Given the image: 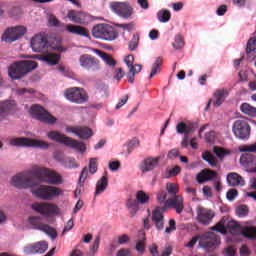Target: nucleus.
Wrapping results in <instances>:
<instances>
[{"label": "nucleus", "mask_w": 256, "mask_h": 256, "mask_svg": "<svg viewBox=\"0 0 256 256\" xmlns=\"http://www.w3.org/2000/svg\"><path fill=\"white\" fill-rule=\"evenodd\" d=\"M197 241H199V246L205 249V251H213V249L219 247L221 243L219 235L215 234V232H205L201 236L196 235L192 237L188 243L184 244V247L193 249V247L197 245Z\"/></svg>", "instance_id": "nucleus-1"}, {"label": "nucleus", "mask_w": 256, "mask_h": 256, "mask_svg": "<svg viewBox=\"0 0 256 256\" xmlns=\"http://www.w3.org/2000/svg\"><path fill=\"white\" fill-rule=\"evenodd\" d=\"M35 69H37V62L33 60H21L10 65L8 75L14 80L22 79L27 73H31Z\"/></svg>", "instance_id": "nucleus-2"}, {"label": "nucleus", "mask_w": 256, "mask_h": 256, "mask_svg": "<svg viewBox=\"0 0 256 256\" xmlns=\"http://www.w3.org/2000/svg\"><path fill=\"white\" fill-rule=\"evenodd\" d=\"M31 173L36 179L43 183H48L49 185H61V183H63L61 175L49 168L36 167Z\"/></svg>", "instance_id": "nucleus-3"}, {"label": "nucleus", "mask_w": 256, "mask_h": 256, "mask_svg": "<svg viewBox=\"0 0 256 256\" xmlns=\"http://www.w3.org/2000/svg\"><path fill=\"white\" fill-rule=\"evenodd\" d=\"M48 139L51 141H56L57 143H62L66 147H71L72 149H77L80 153H83L87 150L85 143L67 137L65 134H62L58 131H50L47 133Z\"/></svg>", "instance_id": "nucleus-4"}, {"label": "nucleus", "mask_w": 256, "mask_h": 256, "mask_svg": "<svg viewBox=\"0 0 256 256\" xmlns=\"http://www.w3.org/2000/svg\"><path fill=\"white\" fill-rule=\"evenodd\" d=\"M94 39H102L103 41H115L119 37V33L109 24H97L92 29Z\"/></svg>", "instance_id": "nucleus-5"}, {"label": "nucleus", "mask_w": 256, "mask_h": 256, "mask_svg": "<svg viewBox=\"0 0 256 256\" xmlns=\"http://www.w3.org/2000/svg\"><path fill=\"white\" fill-rule=\"evenodd\" d=\"M10 145L13 147H33L34 149H43L44 151L49 149L48 142L28 137L12 138L10 140Z\"/></svg>", "instance_id": "nucleus-6"}, {"label": "nucleus", "mask_w": 256, "mask_h": 256, "mask_svg": "<svg viewBox=\"0 0 256 256\" xmlns=\"http://www.w3.org/2000/svg\"><path fill=\"white\" fill-rule=\"evenodd\" d=\"M64 97L70 103H75L76 105H83L89 101V94L85 89L80 87H71L64 91Z\"/></svg>", "instance_id": "nucleus-7"}, {"label": "nucleus", "mask_w": 256, "mask_h": 256, "mask_svg": "<svg viewBox=\"0 0 256 256\" xmlns=\"http://www.w3.org/2000/svg\"><path fill=\"white\" fill-rule=\"evenodd\" d=\"M218 174L212 169H203L196 175V182L199 185L207 183V181H214V189L217 193H221L223 187L221 186V180H217Z\"/></svg>", "instance_id": "nucleus-8"}, {"label": "nucleus", "mask_w": 256, "mask_h": 256, "mask_svg": "<svg viewBox=\"0 0 256 256\" xmlns=\"http://www.w3.org/2000/svg\"><path fill=\"white\" fill-rule=\"evenodd\" d=\"M30 115L41 121L42 123H48V125H53V123H57V118L51 115V113L47 112L43 106L39 104H33L29 110Z\"/></svg>", "instance_id": "nucleus-9"}, {"label": "nucleus", "mask_w": 256, "mask_h": 256, "mask_svg": "<svg viewBox=\"0 0 256 256\" xmlns=\"http://www.w3.org/2000/svg\"><path fill=\"white\" fill-rule=\"evenodd\" d=\"M31 192L38 199H42L43 201H51L54 197H59L61 193V189L55 186H39L38 188H32Z\"/></svg>", "instance_id": "nucleus-10"}, {"label": "nucleus", "mask_w": 256, "mask_h": 256, "mask_svg": "<svg viewBox=\"0 0 256 256\" xmlns=\"http://www.w3.org/2000/svg\"><path fill=\"white\" fill-rule=\"evenodd\" d=\"M109 6L111 11L116 13L118 17H122V19H131L133 17V6L128 2H110Z\"/></svg>", "instance_id": "nucleus-11"}, {"label": "nucleus", "mask_w": 256, "mask_h": 256, "mask_svg": "<svg viewBox=\"0 0 256 256\" xmlns=\"http://www.w3.org/2000/svg\"><path fill=\"white\" fill-rule=\"evenodd\" d=\"M26 33L27 28L25 26L10 27L2 34V41L5 43H14V41H18Z\"/></svg>", "instance_id": "nucleus-12"}, {"label": "nucleus", "mask_w": 256, "mask_h": 256, "mask_svg": "<svg viewBox=\"0 0 256 256\" xmlns=\"http://www.w3.org/2000/svg\"><path fill=\"white\" fill-rule=\"evenodd\" d=\"M232 131L235 137L243 141L251 137V126L245 120H236L233 124Z\"/></svg>", "instance_id": "nucleus-13"}, {"label": "nucleus", "mask_w": 256, "mask_h": 256, "mask_svg": "<svg viewBox=\"0 0 256 256\" xmlns=\"http://www.w3.org/2000/svg\"><path fill=\"white\" fill-rule=\"evenodd\" d=\"M79 63L82 69L86 71H99L101 66L99 64V59L91 54H83L79 57Z\"/></svg>", "instance_id": "nucleus-14"}, {"label": "nucleus", "mask_w": 256, "mask_h": 256, "mask_svg": "<svg viewBox=\"0 0 256 256\" xmlns=\"http://www.w3.org/2000/svg\"><path fill=\"white\" fill-rule=\"evenodd\" d=\"M30 47L34 53H45L49 49V41L42 34H36L31 39Z\"/></svg>", "instance_id": "nucleus-15"}, {"label": "nucleus", "mask_w": 256, "mask_h": 256, "mask_svg": "<svg viewBox=\"0 0 256 256\" xmlns=\"http://www.w3.org/2000/svg\"><path fill=\"white\" fill-rule=\"evenodd\" d=\"M29 223L32 225L34 229H37L38 231H43V233H46V235H49L51 239H57V230H55L53 227L41 223V220L37 217H30Z\"/></svg>", "instance_id": "nucleus-16"}, {"label": "nucleus", "mask_w": 256, "mask_h": 256, "mask_svg": "<svg viewBox=\"0 0 256 256\" xmlns=\"http://www.w3.org/2000/svg\"><path fill=\"white\" fill-rule=\"evenodd\" d=\"M33 211H36L37 213H40V215H56L58 213L59 209L54 204L49 203H35L32 204Z\"/></svg>", "instance_id": "nucleus-17"}, {"label": "nucleus", "mask_w": 256, "mask_h": 256, "mask_svg": "<svg viewBox=\"0 0 256 256\" xmlns=\"http://www.w3.org/2000/svg\"><path fill=\"white\" fill-rule=\"evenodd\" d=\"M184 203V199L183 196L177 195L174 196L173 198H169L166 201V205L161 206L162 209L167 210V208L169 207H173V209H175L176 213L178 215H181L183 213V210L185 209V204Z\"/></svg>", "instance_id": "nucleus-18"}, {"label": "nucleus", "mask_w": 256, "mask_h": 256, "mask_svg": "<svg viewBox=\"0 0 256 256\" xmlns=\"http://www.w3.org/2000/svg\"><path fill=\"white\" fill-rule=\"evenodd\" d=\"M162 206L156 207L154 211H152V223L156 227L157 231H163L165 229V216L163 215Z\"/></svg>", "instance_id": "nucleus-19"}, {"label": "nucleus", "mask_w": 256, "mask_h": 256, "mask_svg": "<svg viewBox=\"0 0 256 256\" xmlns=\"http://www.w3.org/2000/svg\"><path fill=\"white\" fill-rule=\"evenodd\" d=\"M11 184L13 187H17V189H28L33 185L31 178L25 174H17L11 180Z\"/></svg>", "instance_id": "nucleus-20"}, {"label": "nucleus", "mask_w": 256, "mask_h": 256, "mask_svg": "<svg viewBox=\"0 0 256 256\" xmlns=\"http://www.w3.org/2000/svg\"><path fill=\"white\" fill-rule=\"evenodd\" d=\"M67 17L72 21V23H78L79 25H85V23H87V19H89V16H87L85 12L76 10H69Z\"/></svg>", "instance_id": "nucleus-21"}, {"label": "nucleus", "mask_w": 256, "mask_h": 256, "mask_svg": "<svg viewBox=\"0 0 256 256\" xmlns=\"http://www.w3.org/2000/svg\"><path fill=\"white\" fill-rule=\"evenodd\" d=\"M197 213V220L201 225H210L211 221H213V217H215L213 211L205 208H199Z\"/></svg>", "instance_id": "nucleus-22"}, {"label": "nucleus", "mask_w": 256, "mask_h": 256, "mask_svg": "<svg viewBox=\"0 0 256 256\" xmlns=\"http://www.w3.org/2000/svg\"><path fill=\"white\" fill-rule=\"evenodd\" d=\"M195 129H197V123L191 121H187L186 123L179 122L176 126V131L180 135H183V133L184 135H189L190 133H193Z\"/></svg>", "instance_id": "nucleus-23"}, {"label": "nucleus", "mask_w": 256, "mask_h": 256, "mask_svg": "<svg viewBox=\"0 0 256 256\" xmlns=\"http://www.w3.org/2000/svg\"><path fill=\"white\" fill-rule=\"evenodd\" d=\"M229 97V91L225 88L218 89L214 92L213 98L215 99L213 102L214 107H221L223 103H225V99Z\"/></svg>", "instance_id": "nucleus-24"}, {"label": "nucleus", "mask_w": 256, "mask_h": 256, "mask_svg": "<svg viewBox=\"0 0 256 256\" xmlns=\"http://www.w3.org/2000/svg\"><path fill=\"white\" fill-rule=\"evenodd\" d=\"M159 161H161V156L158 157H149L144 160V166L142 168V173H147L149 171H153L156 167L159 166Z\"/></svg>", "instance_id": "nucleus-25"}, {"label": "nucleus", "mask_w": 256, "mask_h": 256, "mask_svg": "<svg viewBox=\"0 0 256 256\" xmlns=\"http://www.w3.org/2000/svg\"><path fill=\"white\" fill-rule=\"evenodd\" d=\"M66 31L72 33V35H80L81 37H89V31L83 26L68 24L66 25Z\"/></svg>", "instance_id": "nucleus-26"}, {"label": "nucleus", "mask_w": 256, "mask_h": 256, "mask_svg": "<svg viewBox=\"0 0 256 256\" xmlns=\"http://www.w3.org/2000/svg\"><path fill=\"white\" fill-rule=\"evenodd\" d=\"M227 229L231 235H243L244 227L237 221L232 220L228 222Z\"/></svg>", "instance_id": "nucleus-27"}, {"label": "nucleus", "mask_w": 256, "mask_h": 256, "mask_svg": "<svg viewBox=\"0 0 256 256\" xmlns=\"http://www.w3.org/2000/svg\"><path fill=\"white\" fill-rule=\"evenodd\" d=\"M227 183L230 185V187H237V185H243V177L235 172H232L227 175Z\"/></svg>", "instance_id": "nucleus-28"}, {"label": "nucleus", "mask_w": 256, "mask_h": 256, "mask_svg": "<svg viewBox=\"0 0 256 256\" xmlns=\"http://www.w3.org/2000/svg\"><path fill=\"white\" fill-rule=\"evenodd\" d=\"M109 185V179L107 176H102L100 180L97 181L95 196L101 195L107 189Z\"/></svg>", "instance_id": "nucleus-29"}, {"label": "nucleus", "mask_w": 256, "mask_h": 256, "mask_svg": "<svg viewBox=\"0 0 256 256\" xmlns=\"http://www.w3.org/2000/svg\"><path fill=\"white\" fill-rule=\"evenodd\" d=\"M12 111L13 103L11 101L0 102V117H7V115H11Z\"/></svg>", "instance_id": "nucleus-30"}, {"label": "nucleus", "mask_w": 256, "mask_h": 256, "mask_svg": "<svg viewBox=\"0 0 256 256\" xmlns=\"http://www.w3.org/2000/svg\"><path fill=\"white\" fill-rule=\"evenodd\" d=\"M126 208L131 214V217H135V215H137V211H139V202L133 198H129L126 201Z\"/></svg>", "instance_id": "nucleus-31"}, {"label": "nucleus", "mask_w": 256, "mask_h": 256, "mask_svg": "<svg viewBox=\"0 0 256 256\" xmlns=\"http://www.w3.org/2000/svg\"><path fill=\"white\" fill-rule=\"evenodd\" d=\"M77 137L79 139H91L93 137V130L86 126H78Z\"/></svg>", "instance_id": "nucleus-32"}, {"label": "nucleus", "mask_w": 256, "mask_h": 256, "mask_svg": "<svg viewBox=\"0 0 256 256\" xmlns=\"http://www.w3.org/2000/svg\"><path fill=\"white\" fill-rule=\"evenodd\" d=\"M163 65V58L162 57H157L155 62L152 65L151 73L149 76V79H153L155 75L158 73H161V67Z\"/></svg>", "instance_id": "nucleus-33"}, {"label": "nucleus", "mask_w": 256, "mask_h": 256, "mask_svg": "<svg viewBox=\"0 0 256 256\" xmlns=\"http://www.w3.org/2000/svg\"><path fill=\"white\" fill-rule=\"evenodd\" d=\"M45 63H48V65H57L59 63V54L55 53H47L42 55L41 58Z\"/></svg>", "instance_id": "nucleus-34"}, {"label": "nucleus", "mask_w": 256, "mask_h": 256, "mask_svg": "<svg viewBox=\"0 0 256 256\" xmlns=\"http://www.w3.org/2000/svg\"><path fill=\"white\" fill-rule=\"evenodd\" d=\"M256 158L250 153L243 154L240 157V163L241 165H244V167H251V165H255Z\"/></svg>", "instance_id": "nucleus-35"}, {"label": "nucleus", "mask_w": 256, "mask_h": 256, "mask_svg": "<svg viewBox=\"0 0 256 256\" xmlns=\"http://www.w3.org/2000/svg\"><path fill=\"white\" fill-rule=\"evenodd\" d=\"M240 111H242L244 115H248L249 117H256V107L252 106L249 103L241 104Z\"/></svg>", "instance_id": "nucleus-36"}, {"label": "nucleus", "mask_w": 256, "mask_h": 256, "mask_svg": "<svg viewBox=\"0 0 256 256\" xmlns=\"http://www.w3.org/2000/svg\"><path fill=\"white\" fill-rule=\"evenodd\" d=\"M94 51L99 55V57L103 59V61L106 62V65H110V67H115V65H117L115 59H113V57H111L109 54L97 49H95Z\"/></svg>", "instance_id": "nucleus-37"}, {"label": "nucleus", "mask_w": 256, "mask_h": 256, "mask_svg": "<svg viewBox=\"0 0 256 256\" xmlns=\"http://www.w3.org/2000/svg\"><path fill=\"white\" fill-rule=\"evenodd\" d=\"M242 235L243 237H246V239H256V227H253V226L244 227Z\"/></svg>", "instance_id": "nucleus-38"}, {"label": "nucleus", "mask_w": 256, "mask_h": 256, "mask_svg": "<svg viewBox=\"0 0 256 256\" xmlns=\"http://www.w3.org/2000/svg\"><path fill=\"white\" fill-rule=\"evenodd\" d=\"M149 199H150L149 195H147L143 190H140L136 193V201L141 205H145L149 203Z\"/></svg>", "instance_id": "nucleus-39"}, {"label": "nucleus", "mask_w": 256, "mask_h": 256, "mask_svg": "<svg viewBox=\"0 0 256 256\" xmlns=\"http://www.w3.org/2000/svg\"><path fill=\"white\" fill-rule=\"evenodd\" d=\"M166 190L171 197H177V193H179V185L173 182H168L166 184Z\"/></svg>", "instance_id": "nucleus-40"}, {"label": "nucleus", "mask_w": 256, "mask_h": 256, "mask_svg": "<svg viewBox=\"0 0 256 256\" xmlns=\"http://www.w3.org/2000/svg\"><path fill=\"white\" fill-rule=\"evenodd\" d=\"M202 159L209 163L211 167H217V158H215V156H213V154H211L210 152H204L202 154Z\"/></svg>", "instance_id": "nucleus-41"}, {"label": "nucleus", "mask_w": 256, "mask_h": 256, "mask_svg": "<svg viewBox=\"0 0 256 256\" xmlns=\"http://www.w3.org/2000/svg\"><path fill=\"white\" fill-rule=\"evenodd\" d=\"M36 254L42 255V253H45L47 249H49V244L45 241L36 242L34 243Z\"/></svg>", "instance_id": "nucleus-42"}, {"label": "nucleus", "mask_w": 256, "mask_h": 256, "mask_svg": "<svg viewBox=\"0 0 256 256\" xmlns=\"http://www.w3.org/2000/svg\"><path fill=\"white\" fill-rule=\"evenodd\" d=\"M157 18L160 23H168V21L171 19V12H169V10H162L158 12Z\"/></svg>", "instance_id": "nucleus-43"}, {"label": "nucleus", "mask_w": 256, "mask_h": 256, "mask_svg": "<svg viewBox=\"0 0 256 256\" xmlns=\"http://www.w3.org/2000/svg\"><path fill=\"white\" fill-rule=\"evenodd\" d=\"M139 47V34H134L131 41L128 43L129 51H136Z\"/></svg>", "instance_id": "nucleus-44"}, {"label": "nucleus", "mask_w": 256, "mask_h": 256, "mask_svg": "<svg viewBox=\"0 0 256 256\" xmlns=\"http://www.w3.org/2000/svg\"><path fill=\"white\" fill-rule=\"evenodd\" d=\"M237 217H247L249 215V206L247 205H239L236 208Z\"/></svg>", "instance_id": "nucleus-45"}, {"label": "nucleus", "mask_w": 256, "mask_h": 256, "mask_svg": "<svg viewBox=\"0 0 256 256\" xmlns=\"http://www.w3.org/2000/svg\"><path fill=\"white\" fill-rule=\"evenodd\" d=\"M211 231H217L222 235H227V228H225V223H223V221H220L215 226H213Z\"/></svg>", "instance_id": "nucleus-46"}, {"label": "nucleus", "mask_w": 256, "mask_h": 256, "mask_svg": "<svg viewBox=\"0 0 256 256\" xmlns=\"http://www.w3.org/2000/svg\"><path fill=\"white\" fill-rule=\"evenodd\" d=\"M256 49V37L250 38L246 46V55L253 53Z\"/></svg>", "instance_id": "nucleus-47"}, {"label": "nucleus", "mask_w": 256, "mask_h": 256, "mask_svg": "<svg viewBox=\"0 0 256 256\" xmlns=\"http://www.w3.org/2000/svg\"><path fill=\"white\" fill-rule=\"evenodd\" d=\"M167 201V192L165 190L158 191L157 202L159 203V205H166Z\"/></svg>", "instance_id": "nucleus-48"}, {"label": "nucleus", "mask_w": 256, "mask_h": 256, "mask_svg": "<svg viewBox=\"0 0 256 256\" xmlns=\"http://www.w3.org/2000/svg\"><path fill=\"white\" fill-rule=\"evenodd\" d=\"M101 243V237L100 236H96L92 247L90 248V251L88 253L89 256H93L95 255V253H97V249H99V245Z\"/></svg>", "instance_id": "nucleus-49"}, {"label": "nucleus", "mask_w": 256, "mask_h": 256, "mask_svg": "<svg viewBox=\"0 0 256 256\" xmlns=\"http://www.w3.org/2000/svg\"><path fill=\"white\" fill-rule=\"evenodd\" d=\"M241 153H256V142L251 145H243L239 147Z\"/></svg>", "instance_id": "nucleus-50"}, {"label": "nucleus", "mask_w": 256, "mask_h": 256, "mask_svg": "<svg viewBox=\"0 0 256 256\" xmlns=\"http://www.w3.org/2000/svg\"><path fill=\"white\" fill-rule=\"evenodd\" d=\"M172 45H173L174 49H183V47L185 46L183 37H181V35H176L174 43Z\"/></svg>", "instance_id": "nucleus-51"}, {"label": "nucleus", "mask_w": 256, "mask_h": 256, "mask_svg": "<svg viewBox=\"0 0 256 256\" xmlns=\"http://www.w3.org/2000/svg\"><path fill=\"white\" fill-rule=\"evenodd\" d=\"M64 166L67 167V169H77V167H79V164H77L75 158H67L64 161Z\"/></svg>", "instance_id": "nucleus-52"}, {"label": "nucleus", "mask_w": 256, "mask_h": 256, "mask_svg": "<svg viewBox=\"0 0 256 256\" xmlns=\"http://www.w3.org/2000/svg\"><path fill=\"white\" fill-rule=\"evenodd\" d=\"M24 255H37V250H35V244H28L23 249Z\"/></svg>", "instance_id": "nucleus-53"}, {"label": "nucleus", "mask_w": 256, "mask_h": 256, "mask_svg": "<svg viewBox=\"0 0 256 256\" xmlns=\"http://www.w3.org/2000/svg\"><path fill=\"white\" fill-rule=\"evenodd\" d=\"M88 175H89V169H87V167H84L83 170L81 171V174L78 180L80 187H83L85 183V179H87Z\"/></svg>", "instance_id": "nucleus-54"}, {"label": "nucleus", "mask_w": 256, "mask_h": 256, "mask_svg": "<svg viewBox=\"0 0 256 256\" xmlns=\"http://www.w3.org/2000/svg\"><path fill=\"white\" fill-rule=\"evenodd\" d=\"M135 147H139V140L137 138H134L129 141L128 149H127L128 155H131V153H132L133 149H135Z\"/></svg>", "instance_id": "nucleus-55"}, {"label": "nucleus", "mask_w": 256, "mask_h": 256, "mask_svg": "<svg viewBox=\"0 0 256 256\" xmlns=\"http://www.w3.org/2000/svg\"><path fill=\"white\" fill-rule=\"evenodd\" d=\"M89 172L91 175L97 173V158H91L89 162Z\"/></svg>", "instance_id": "nucleus-56"}, {"label": "nucleus", "mask_w": 256, "mask_h": 256, "mask_svg": "<svg viewBox=\"0 0 256 256\" xmlns=\"http://www.w3.org/2000/svg\"><path fill=\"white\" fill-rule=\"evenodd\" d=\"M173 231H177V222L175 219H170L169 220V227H166L165 233H173Z\"/></svg>", "instance_id": "nucleus-57"}, {"label": "nucleus", "mask_w": 256, "mask_h": 256, "mask_svg": "<svg viewBox=\"0 0 256 256\" xmlns=\"http://www.w3.org/2000/svg\"><path fill=\"white\" fill-rule=\"evenodd\" d=\"M214 153L220 159H223V157H225V155H229V151H227L221 147H214Z\"/></svg>", "instance_id": "nucleus-58"}, {"label": "nucleus", "mask_w": 256, "mask_h": 256, "mask_svg": "<svg viewBox=\"0 0 256 256\" xmlns=\"http://www.w3.org/2000/svg\"><path fill=\"white\" fill-rule=\"evenodd\" d=\"M129 73L132 75H137V73H141V70L143 69V66L140 64H135L132 66H129Z\"/></svg>", "instance_id": "nucleus-59"}, {"label": "nucleus", "mask_w": 256, "mask_h": 256, "mask_svg": "<svg viewBox=\"0 0 256 256\" xmlns=\"http://www.w3.org/2000/svg\"><path fill=\"white\" fill-rule=\"evenodd\" d=\"M237 195H239V192L237 191V189H230L227 192L226 197H227L228 201H234L235 197H237Z\"/></svg>", "instance_id": "nucleus-60"}, {"label": "nucleus", "mask_w": 256, "mask_h": 256, "mask_svg": "<svg viewBox=\"0 0 256 256\" xmlns=\"http://www.w3.org/2000/svg\"><path fill=\"white\" fill-rule=\"evenodd\" d=\"M73 227H75V222L73 221V218H71L70 220L67 221L64 230L62 232V235H65V233H67V231H71V229H73Z\"/></svg>", "instance_id": "nucleus-61"}, {"label": "nucleus", "mask_w": 256, "mask_h": 256, "mask_svg": "<svg viewBox=\"0 0 256 256\" xmlns=\"http://www.w3.org/2000/svg\"><path fill=\"white\" fill-rule=\"evenodd\" d=\"M202 193L204 197H213V189H211L208 185L203 186Z\"/></svg>", "instance_id": "nucleus-62"}, {"label": "nucleus", "mask_w": 256, "mask_h": 256, "mask_svg": "<svg viewBox=\"0 0 256 256\" xmlns=\"http://www.w3.org/2000/svg\"><path fill=\"white\" fill-rule=\"evenodd\" d=\"M99 93L101 97H109V87H107L106 85H100Z\"/></svg>", "instance_id": "nucleus-63"}, {"label": "nucleus", "mask_w": 256, "mask_h": 256, "mask_svg": "<svg viewBox=\"0 0 256 256\" xmlns=\"http://www.w3.org/2000/svg\"><path fill=\"white\" fill-rule=\"evenodd\" d=\"M167 157L171 160L177 159V157H179V150L177 148H173L168 152Z\"/></svg>", "instance_id": "nucleus-64"}]
</instances>
